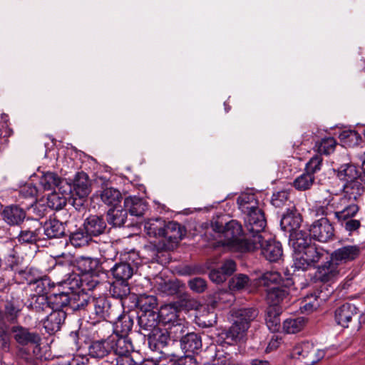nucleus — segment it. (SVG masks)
Segmentation results:
<instances>
[{"label":"nucleus","instance_id":"obj_1","mask_svg":"<svg viewBox=\"0 0 365 365\" xmlns=\"http://www.w3.org/2000/svg\"><path fill=\"white\" fill-rule=\"evenodd\" d=\"M343 195L331 197L325 206L317 208L318 215H334L349 235L357 231L361 227V220L354 219L359 211L356 203L364 192V185L360 178L342 185Z\"/></svg>","mask_w":365,"mask_h":365},{"label":"nucleus","instance_id":"obj_2","mask_svg":"<svg viewBox=\"0 0 365 365\" xmlns=\"http://www.w3.org/2000/svg\"><path fill=\"white\" fill-rule=\"evenodd\" d=\"M291 237L289 245L294 252L293 267L297 270L305 271L315 267L328 255L323 248L312 242L307 232H298Z\"/></svg>","mask_w":365,"mask_h":365},{"label":"nucleus","instance_id":"obj_3","mask_svg":"<svg viewBox=\"0 0 365 365\" xmlns=\"http://www.w3.org/2000/svg\"><path fill=\"white\" fill-rule=\"evenodd\" d=\"M14 338L18 344L16 356L27 363L31 362L33 357L40 360H47L46 351L41 347V336L36 331L21 326L11 327Z\"/></svg>","mask_w":365,"mask_h":365},{"label":"nucleus","instance_id":"obj_4","mask_svg":"<svg viewBox=\"0 0 365 365\" xmlns=\"http://www.w3.org/2000/svg\"><path fill=\"white\" fill-rule=\"evenodd\" d=\"M93 289L98 285H100L106 292L108 287H110V292L113 297L124 300L123 304L125 303L127 299L132 300L130 295V286L126 281L115 280L112 284L108 281V268L106 266L108 262L106 260L101 262L98 259L93 258Z\"/></svg>","mask_w":365,"mask_h":365},{"label":"nucleus","instance_id":"obj_5","mask_svg":"<svg viewBox=\"0 0 365 365\" xmlns=\"http://www.w3.org/2000/svg\"><path fill=\"white\" fill-rule=\"evenodd\" d=\"M212 227L215 232L222 234L226 245L241 252H247V245L252 242V240L249 237L247 232L242 229V225L238 221L232 220L225 224L215 221L212 223Z\"/></svg>","mask_w":365,"mask_h":365},{"label":"nucleus","instance_id":"obj_6","mask_svg":"<svg viewBox=\"0 0 365 365\" xmlns=\"http://www.w3.org/2000/svg\"><path fill=\"white\" fill-rule=\"evenodd\" d=\"M248 245L247 252H253L260 248L262 255L270 262H277L282 257V244L275 240L269 239L264 241L262 236H257V239L252 240Z\"/></svg>","mask_w":365,"mask_h":365},{"label":"nucleus","instance_id":"obj_7","mask_svg":"<svg viewBox=\"0 0 365 365\" xmlns=\"http://www.w3.org/2000/svg\"><path fill=\"white\" fill-rule=\"evenodd\" d=\"M107 182L108 178L106 175L95 174L93 176V187L101 185L103 189L93 195V202L101 200L105 205L111 207L118 206L123 199L122 195L117 189L113 187L104 188V186L107 185Z\"/></svg>","mask_w":365,"mask_h":365},{"label":"nucleus","instance_id":"obj_8","mask_svg":"<svg viewBox=\"0 0 365 365\" xmlns=\"http://www.w3.org/2000/svg\"><path fill=\"white\" fill-rule=\"evenodd\" d=\"M78 354L69 361L67 365H88L89 356L91 354V334L89 327L81 324L78 331Z\"/></svg>","mask_w":365,"mask_h":365},{"label":"nucleus","instance_id":"obj_9","mask_svg":"<svg viewBox=\"0 0 365 365\" xmlns=\"http://www.w3.org/2000/svg\"><path fill=\"white\" fill-rule=\"evenodd\" d=\"M317 215L318 214L317 213ZM322 217L315 220L309 227V237L320 242H327L334 236V229L328 217L331 215H321Z\"/></svg>","mask_w":365,"mask_h":365},{"label":"nucleus","instance_id":"obj_10","mask_svg":"<svg viewBox=\"0 0 365 365\" xmlns=\"http://www.w3.org/2000/svg\"><path fill=\"white\" fill-rule=\"evenodd\" d=\"M245 228L249 237L252 240L257 239V236H262V232L267 225L264 213L262 209L245 213Z\"/></svg>","mask_w":365,"mask_h":365},{"label":"nucleus","instance_id":"obj_11","mask_svg":"<svg viewBox=\"0 0 365 365\" xmlns=\"http://www.w3.org/2000/svg\"><path fill=\"white\" fill-rule=\"evenodd\" d=\"M76 267L79 274L78 276L71 274L66 280L61 282L62 285H71L78 283L83 285L91 284V257L81 256L76 260Z\"/></svg>","mask_w":365,"mask_h":365},{"label":"nucleus","instance_id":"obj_12","mask_svg":"<svg viewBox=\"0 0 365 365\" xmlns=\"http://www.w3.org/2000/svg\"><path fill=\"white\" fill-rule=\"evenodd\" d=\"M362 317V312L356 305L349 302L343 304L335 311V320L343 327H349V324L353 322H356L358 327H360Z\"/></svg>","mask_w":365,"mask_h":365},{"label":"nucleus","instance_id":"obj_13","mask_svg":"<svg viewBox=\"0 0 365 365\" xmlns=\"http://www.w3.org/2000/svg\"><path fill=\"white\" fill-rule=\"evenodd\" d=\"M64 288L71 290V309L73 311L83 309L88 304L91 298L89 292L91 290V284L83 285L78 283V285H63Z\"/></svg>","mask_w":365,"mask_h":365},{"label":"nucleus","instance_id":"obj_14","mask_svg":"<svg viewBox=\"0 0 365 365\" xmlns=\"http://www.w3.org/2000/svg\"><path fill=\"white\" fill-rule=\"evenodd\" d=\"M41 222L38 220L27 218L21 226L16 238L21 244H35L39 240Z\"/></svg>","mask_w":365,"mask_h":365},{"label":"nucleus","instance_id":"obj_15","mask_svg":"<svg viewBox=\"0 0 365 365\" xmlns=\"http://www.w3.org/2000/svg\"><path fill=\"white\" fill-rule=\"evenodd\" d=\"M321 262L322 263L317 267V269L311 278L312 282L327 283L339 276L340 269L334 262H332L329 256L327 255Z\"/></svg>","mask_w":365,"mask_h":365},{"label":"nucleus","instance_id":"obj_16","mask_svg":"<svg viewBox=\"0 0 365 365\" xmlns=\"http://www.w3.org/2000/svg\"><path fill=\"white\" fill-rule=\"evenodd\" d=\"M39 185L43 190H54L58 188L62 193H70L72 190L71 184L66 182L57 173L51 171L41 173Z\"/></svg>","mask_w":365,"mask_h":365},{"label":"nucleus","instance_id":"obj_17","mask_svg":"<svg viewBox=\"0 0 365 365\" xmlns=\"http://www.w3.org/2000/svg\"><path fill=\"white\" fill-rule=\"evenodd\" d=\"M302 222V217L299 213L296 210H293L290 207L282 216L280 220V227L284 232L289 233V243L292 236L298 232H305L304 231L299 230Z\"/></svg>","mask_w":365,"mask_h":365},{"label":"nucleus","instance_id":"obj_18","mask_svg":"<svg viewBox=\"0 0 365 365\" xmlns=\"http://www.w3.org/2000/svg\"><path fill=\"white\" fill-rule=\"evenodd\" d=\"M361 250L358 245H346L334 250L329 255L332 262L339 267L355 260L360 255Z\"/></svg>","mask_w":365,"mask_h":365},{"label":"nucleus","instance_id":"obj_19","mask_svg":"<svg viewBox=\"0 0 365 365\" xmlns=\"http://www.w3.org/2000/svg\"><path fill=\"white\" fill-rule=\"evenodd\" d=\"M293 284L291 279H286L280 284L266 289V299L269 306H279L290 294L289 287Z\"/></svg>","mask_w":365,"mask_h":365},{"label":"nucleus","instance_id":"obj_20","mask_svg":"<svg viewBox=\"0 0 365 365\" xmlns=\"http://www.w3.org/2000/svg\"><path fill=\"white\" fill-rule=\"evenodd\" d=\"M163 234L160 238H163L167 242L168 248L173 247L185 235L186 230L183 226L175 221H168L165 222V227L163 231Z\"/></svg>","mask_w":365,"mask_h":365},{"label":"nucleus","instance_id":"obj_21","mask_svg":"<svg viewBox=\"0 0 365 365\" xmlns=\"http://www.w3.org/2000/svg\"><path fill=\"white\" fill-rule=\"evenodd\" d=\"M247 330L234 320L232 324L227 329H222L217 335V341L227 344L237 346L246 335Z\"/></svg>","mask_w":365,"mask_h":365},{"label":"nucleus","instance_id":"obj_22","mask_svg":"<svg viewBox=\"0 0 365 365\" xmlns=\"http://www.w3.org/2000/svg\"><path fill=\"white\" fill-rule=\"evenodd\" d=\"M4 222L10 226H21L25 222L26 212L17 205H7L1 212Z\"/></svg>","mask_w":365,"mask_h":365},{"label":"nucleus","instance_id":"obj_23","mask_svg":"<svg viewBox=\"0 0 365 365\" xmlns=\"http://www.w3.org/2000/svg\"><path fill=\"white\" fill-rule=\"evenodd\" d=\"M232 316L236 322L247 331L251 326V323L257 320L259 316V310L254 307H242L233 309Z\"/></svg>","mask_w":365,"mask_h":365},{"label":"nucleus","instance_id":"obj_24","mask_svg":"<svg viewBox=\"0 0 365 365\" xmlns=\"http://www.w3.org/2000/svg\"><path fill=\"white\" fill-rule=\"evenodd\" d=\"M159 316L157 312H145V313H138V324L139 326V332L145 336L150 334L155 329L160 328Z\"/></svg>","mask_w":365,"mask_h":365},{"label":"nucleus","instance_id":"obj_25","mask_svg":"<svg viewBox=\"0 0 365 365\" xmlns=\"http://www.w3.org/2000/svg\"><path fill=\"white\" fill-rule=\"evenodd\" d=\"M148 344L149 348L155 351L162 352L170 340L168 330L167 329H155L150 334H148Z\"/></svg>","mask_w":365,"mask_h":365},{"label":"nucleus","instance_id":"obj_26","mask_svg":"<svg viewBox=\"0 0 365 365\" xmlns=\"http://www.w3.org/2000/svg\"><path fill=\"white\" fill-rule=\"evenodd\" d=\"M90 226H91V221L88 216L85 220L83 227H80L76 232L70 235V242L75 247H81L89 245V242L91 241Z\"/></svg>","mask_w":365,"mask_h":365},{"label":"nucleus","instance_id":"obj_27","mask_svg":"<svg viewBox=\"0 0 365 365\" xmlns=\"http://www.w3.org/2000/svg\"><path fill=\"white\" fill-rule=\"evenodd\" d=\"M331 292L324 293L322 290H316L312 293L307 294L302 302L300 309L304 312H312L317 309L322 302L327 300Z\"/></svg>","mask_w":365,"mask_h":365},{"label":"nucleus","instance_id":"obj_28","mask_svg":"<svg viewBox=\"0 0 365 365\" xmlns=\"http://www.w3.org/2000/svg\"><path fill=\"white\" fill-rule=\"evenodd\" d=\"M132 298L133 305L131 307H137L140 310V313H145V312H157L158 309V299L156 297L153 295H140L136 294L130 295Z\"/></svg>","mask_w":365,"mask_h":365},{"label":"nucleus","instance_id":"obj_29","mask_svg":"<svg viewBox=\"0 0 365 365\" xmlns=\"http://www.w3.org/2000/svg\"><path fill=\"white\" fill-rule=\"evenodd\" d=\"M112 324L107 320H95L93 317V337L94 340H111L113 334Z\"/></svg>","mask_w":365,"mask_h":365},{"label":"nucleus","instance_id":"obj_30","mask_svg":"<svg viewBox=\"0 0 365 365\" xmlns=\"http://www.w3.org/2000/svg\"><path fill=\"white\" fill-rule=\"evenodd\" d=\"M25 278L27 284H36V289H39V292H43L48 285V279L46 276H43L37 269L28 268L19 272Z\"/></svg>","mask_w":365,"mask_h":365},{"label":"nucleus","instance_id":"obj_31","mask_svg":"<svg viewBox=\"0 0 365 365\" xmlns=\"http://www.w3.org/2000/svg\"><path fill=\"white\" fill-rule=\"evenodd\" d=\"M180 348L185 353L197 354L202 349L201 336L195 332H187L180 341Z\"/></svg>","mask_w":365,"mask_h":365},{"label":"nucleus","instance_id":"obj_32","mask_svg":"<svg viewBox=\"0 0 365 365\" xmlns=\"http://www.w3.org/2000/svg\"><path fill=\"white\" fill-rule=\"evenodd\" d=\"M66 313L63 310H52L43 322V327L48 334L58 331L64 322Z\"/></svg>","mask_w":365,"mask_h":365},{"label":"nucleus","instance_id":"obj_33","mask_svg":"<svg viewBox=\"0 0 365 365\" xmlns=\"http://www.w3.org/2000/svg\"><path fill=\"white\" fill-rule=\"evenodd\" d=\"M124 207L131 215L140 217L144 215L148 205L142 198L129 196L124 200Z\"/></svg>","mask_w":365,"mask_h":365},{"label":"nucleus","instance_id":"obj_34","mask_svg":"<svg viewBox=\"0 0 365 365\" xmlns=\"http://www.w3.org/2000/svg\"><path fill=\"white\" fill-rule=\"evenodd\" d=\"M96 288L93 289L94 292ZM96 294L93 292V306L94 307L95 319L98 320H107L109 316L110 304L104 295H100L95 298Z\"/></svg>","mask_w":365,"mask_h":365},{"label":"nucleus","instance_id":"obj_35","mask_svg":"<svg viewBox=\"0 0 365 365\" xmlns=\"http://www.w3.org/2000/svg\"><path fill=\"white\" fill-rule=\"evenodd\" d=\"M159 322L165 326L179 322V315L177 308L173 304H165L157 311Z\"/></svg>","mask_w":365,"mask_h":365},{"label":"nucleus","instance_id":"obj_36","mask_svg":"<svg viewBox=\"0 0 365 365\" xmlns=\"http://www.w3.org/2000/svg\"><path fill=\"white\" fill-rule=\"evenodd\" d=\"M282 308L279 306H269L266 309L265 322L272 332H277L280 328V315Z\"/></svg>","mask_w":365,"mask_h":365},{"label":"nucleus","instance_id":"obj_37","mask_svg":"<svg viewBox=\"0 0 365 365\" xmlns=\"http://www.w3.org/2000/svg\"><path fill=\"white\" fill-rule=\"evenodd\" d=\"M112 351L116 356H121L130 354V351L133 349L131 341L127 336H115L112 337Z\"/></svg>","mask_w":365,"mask_h":365},{"label":"nucleus","instance_id":"obj_38","mask_svg":"<svg viewBox=\"0 0 365 365\" xmlns=\"http://www.w3.org/2000/svg\"><path fill=\"white\" fill-rule=\"evenodd\" d=\"M133 326V319L128 314L120 315L112 324L113 333L115 336H128Z\"/></svg>","mask_w":365,"mask_h":365},{"label":"nucleus","instance_id":"obj_39","mask_svg":"<svg viewBox=\"0 0 365 365\" xmlns=\"http://www.w3.org/2000/svg\"><path fill=\"white\" fill-rule=\"evenodd\" d=\"M43 232L47 238H58L65 235L64 224L53 218L46 221L43 225Z\"/></svg>","mask_w":365,"mask_h":365},{"label":"nucleus","instance_id":"obj_40","mask_svg":"<svg viewBox=\"0 0 365 365\" xmlns=\"http://www.w3.org/2000/svg\"><path fill=\"white\" fill-rule=\"evenodd\" d=\"M334 171L336 173V177L344 183L356 180L360 176L357 168L349 163L341 165Z\"/></svg>","mask_w":365,"mask_h":365},{"label":"nucleus","instance_id":"obj_41","mask_svg":"<svg viewBox=\"0 0 365 365\" xmlns=\"http://www.w3.org/2000/svg\"><path fill=\"white\" fill-rule=\"evenodd\" d=\"M49 297L51 310H63L67 307L71 309V290L52 294Z\"/></svg>","mask_w":365,"mask_h":365},{"label":"nucleus","instance_id":"obj_42","mask_svg":"<svg viewBox=\"0 0 365 365\" xmlns=\"http://www.w3.org/2000/svg\"><path fill=\"white\" fill-rule=\"evenodd\" d=\"M165 222L166 221L161 217L148 219L145 222L144 230L150 237L160 238L165 227Z\"/></svg>","mask_w":365,"mask_h":365},{"label":"nucleus","instance_id":"obj_43","mask_svg":"<svg viewBox=\"0 0 365 365\" xmlns=\"http://www.w3.org/2000/svg\"><path fill=\"white\" fill-rule=\"evenodd\" d=\"M111 340H94L93 337V359H103L112 351Z\"/></svg>","mask_w":365,"mask_h":365},{"label":"nucleus","instance_id":"obj_44","mask_svg":"<svg viewBox=\"0 0 365 365\" xmlns=\"http://www.w3.org/2000/svg\"><path fill=\"white\" fill-rule=\"evenodd\" d=\"M237 202L240 210L243 213L259 209L258 200L255 195L252 193H243L237 197Z\"/></svg>","mask_w":365,"mask_h":365},{"label":"nucleus","instance_id":"obj_45","mask_svg":"<svg viewBox=\"0 0 365 365\" xmlns=\"http://www.w3.org/2000/svg\"><path fill=\"white\" fill-rule=\"evenodd\" d=\"M128 212L124 209H118V206L110 207L107 212L106 220L113 227H121L124 225L127 219Z\"/></svg>","mask_w":365,"mask_h":365},{"label":"nucleus","instance_id":"obj_46","mask_svg":"<svg viewBox=\"0 0 365 365\" xmlns=\"http://www.w3.org/2000/svg\"><path fill=\"white\" fill-rule=\"evenodd\" d=\"M38 294H35L32 297L29 306L34 310L37 312L47 311L51 309L50 305V297H46L43 292H39V289H36Z\"/></svg>","mask_w":365,"mask_h":365},{"label":"nucleus","instance_id":"obj_47","mask_svg":"<svg viewBox=\"0 0 365 365\" xmlns=\"http://www.w3.org/2000/svg\"><path fill=\"white\" fill-rule=\"evenodd\" d=\"M110 270L115 279L119 281L128 282L133 274V267L126 262L115 264Z\"/></svg>","mask_w":365,"mask_h":365},{"label":"nucleus","instance_id":"obj_48","mask_svg":"<svg viewBox=\"0 0 365 365\" xmlns=\"http://www.w3.org/2000/svg\"><path fill=\"white\" fill-rule=\"evenodd\" d=\"M284 280L278 272H266L257 279L256 284L268 289L272 286L280 284Z\"/></svg>","mask_w":365,"mask_h":365},{"label":"nucleus","instance_id":"obj_49","mask_svg":"<svg viewBox=\"0 0 365 365\" xmlns=\"http://www.w3.org/2000/svg\"><path fill=\"white\" fill-rule=\"evenodd\" d=\"M90 186L91 181L88 175L84 172L77 173L73 181L74 191L84 195L90 194Z\"/></svg>","mask_w":365,"mask_h":365},{"label":"nucleus","instance_id":"obj_50","mask_svg":"<svg viewBox=\"0 0 365 365\" xmlns=\"http://www.w3.org/2000/svg\"><path fill=\"white\" fill-rule=\"evenodd\" d=\"M271 203L277 208H294V206L292 205V203L290 200V194L289 191L285 190L273 193L271 199Z\"/></svg>","mask_w":365,"mask_h":365},{"label":"nucleus","instance_id":"obj_51","mask_svg":"<svg viewBox=\"0 0 365 365\" xmlns=\"http://www.w3.org/2000/svg\"><path fill=\"white\" fill-rule=\"evenodd\" d=\"M11 329L4 322H0V349L3 353H9L11 346Z\"/></svg>","mask_w":365,"mask_h":365},{"label":"nucleus","instance_id":"obj_52","mask_svg":"<svg viewBox=\"0 0 365 365\" xmlns=\"http://www.w3.org/2000/svg\"><path fill=\"white\" fill-rule=\"evenodd\" d=\"M315 182V175L304 170L299 176L296 178L293 182L294 187L299 191H304L312 187Z\"/></svg>","mask_w":365,"mask_h":365},{"label":"nucleus","instance_id":"obj_53","mask_svg":"<svg viewBox=\"0 0 365 365\" xmlns=\"http://www.w3.org/2000/svg\"><path fill=\"white\" fill-rule=\"evenodd\" d=\"M89 194L78 193L74 191L71 196V204L75 209L79 212H86L89 210V206L91 202V198H88Z\"/></svg>","mask_w":365,"mask_h":365},{"label":"nucleus","instance_id":"obj_54","mask_svg":"<svg viewBox=\"0 0 365 365\" xmlns=\"http://www.w3.org/2000/svg\"><path fill=\"white\" fill-rule=\"evenodd\" d=\"M305 324L304 317L289 318L284 321L283 330L287 334H296L304 328Z\"/></svg>","mask_w":365,"mask_h":365},{"label":"nucleus","instance_id":"obj_55","mask_svg":"<svg viewBox=\"0 0 365 365\" xmlns=\"http://www.w3.org/2000/svg\"><path fill=\"white\" fill-rule=\"evenodd\" d=\"M336 145V140L332 137L324 138L316 142L314 148L317 154L329 155L333 153Z\"/></svg>","mask_w":365,"mask_h":365},{"label":"nucleus","instance_id":"obj_56","mask_svg":"<svg viewBox=\"0 0 365 365\" xmlns=\"http://www.w3.org/2000/svg\"><path fill=\"white\" fill-rule=\"evenodd\" d=\"M251 284L249 277L244 274H237L229 281V287L232 291H241L246 289Z\"/></svg>","mask_w":365,"mask_h":365},{"label":"nucleus","instance_id":"obj_57","mask_svg":"<svg viewBox=\"0 0 365 365\" xmlns=\"http://www.w3.org/2000/svg\"><path fill=\"white\" fill-rule=\"evenodd\" d=\"M217 341L216 350H215V357L218 358H231L233 359L234 355H237L238 348L237 346L232 344H227L224 343H221L220 341Z\"/></svg>","mask_w":365,"mask_h":365},{"label":"nucleus","instance_id":"obj_58","mask_svg":"<svg viewBox=\"0 0 365 365\" xmlns=\"http://www.w3.org/2000/svg\"><path fill=\"white\" fill-rule=\"evenodd\" d=\"M170 338H173V341H180L182 337L186 334L187 327L185 326L183 320L179 319V322L171 324L168 326Z\"/></svg>","mask_w":365,"mask_h":365},{"label":"nucleus","instance_id":"obj_59","mask_svg":"<svg viewBox=\"0 0 365 365\" xmlns=\"http://www.w3.org/2000/svg\"><path fill=\"white\" fill-rule=\"evenodd\" d=\"M314 345L309 341H304L297 345L292 350V356L295 359H306L314 351Z\"/></svg>","mask_w":365,"mask_h":365},{"label":"nucleus","instance_id":"obj_60","mask_svg":"<svg viewBox=\"0 0 365 365\" xmlns=\"http://www.w3.org/2000/svg\"><path fill=\"white\" fill-rule=\"evenodd\" d=\"M195 321L202 328L212 327L217 323V314L214 312L207 310L197 316Z\"/></svg>","mask_w":365,"mask_h":365},{"label":"nucleus","instance_id":"obj_61","mask_svg":"<svg viewBox=\"0 0 365 365\" xmlns=\"http://www.w3.org/2000/svg\"><path fill=\"white\" fill-rule=\"evenodd\" d=\"M64 193L52 192L47 197V205L52 210H60L66 205V197Z\"/></svg>","mask_w":365,"mask_h":365},{"label":"nucleus","instance_id":"obj_62","mask_svg":"<svg viewBox=\"0 0 365 365\" xmlns=\"http://www.w3.org/2000/svg\"><path fill=\"white\" fill-rule=\"evenodd\" d=\"M322 157L319 154H315L306 163L304 170L310 173L312 175H314L322 170Z\"/></svg>","mask_w":365,"mask_h":365},{"label":"nucleus","instance_id":"obj_63","mask_svg":"<svg viewBox=\"0 0 365 365\" xmlns=\"http://www.w3.org/2000/svg\"><path fill=\"white\" fill-rule=\"evenodd\" d=\"M189 288L196 293H202L207 289V282L201 277H195L190 279L187 282Z\"/></svg>","mask_w":365,"mask_h":365},{"label":"nucleus","instance_id":"obj_64","mask_svg":"<svg viewBox=\"0 0 365 365\" xmlns=\"http://www.w3.org/2000/svg\"><path fill=\"white\" fill-rule=\"evenodd\" d=\"M170 365H197V361L194 356L186 354L170 359Z\"/></svg>","mask_w":365,"mask_h":365}]
</instances>
